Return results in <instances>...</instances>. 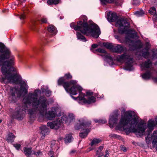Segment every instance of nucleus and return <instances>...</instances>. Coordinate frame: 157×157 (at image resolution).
Returning <instances> with one entry per match:
<instances>
[{
  "label": "nucleus",
  "instance_id": "f257e3e1",
  "mask_svg": "<svg viewBox=\"0 0 157 157\" xmlns=\"http://www.w3.org/2000/svg\"><path fill=\"white\" fill-rule=\"evenodd\" d=\"M47 88H48L47 86L43 85L41 86V90L37 89L33 93L29 92L24 97L23 100V104L15 109L13 117L18 120H22L25 110L28 109L31 104L33 108L28 111V113L31 115H37L43 117L45 114L46 118L49 120H52L56 116L60 117L63 115V113L57 107L52 108L51 110L46 113L49 105L48 101L44 96H40L39 99L38 97L41 92H45Z\"/></svg>",
  "mask_w": 157,
  "mask_h": 157
},
{
  "label": "nucleus",
  "instance_id": "f03ea898",
  "mask_svg": "<svg viewBox=\"0 0 157 157\" xmlns=\"http://www.w3.org/2000/svg\"><path fill=\"white\" fill-rule=\"evenodd\" d=\"M15 57L10 48L0 42V67L3 76L0 78L2 83L13 84H21L19 89L16 87L10 88L9 98H20L24 93H28L29 89L27 83L21 82V77L17 70L11 66L14 64Z\"/></svg>",
  "mask_w": 157,
  "mask_h": 157
},
{
  "label": "nucleus",
  "instance_id": "7ed1b4c3",
  "mask_svg": "<svg viewBox=\"0 0 157 157\" xmlns=\"http://www.w3.org/2000/svg\"><path fill=\"white\" fill-rule=\"evenodd\" d=\"M155 126L154 119H150L147 126L145 121L139 119L135 114L134 112L132 111H125V109H123L121 111V117L119 125L117 126L116 129L119 130L124 129L127 133L132 132L137 137H139L144 135L147 128L148 136L145 140L147 143L149 144L152 139V136L151 137L149 136L154 129Z\"/></svg>",
  "mask_w": 157,
  "mask_h": 157
},
{
  "label": "nucleus",
  "instance_id": "20e7f679",
  "mask_svg": "<svg viewBox=\"0 0 157 157\" xmlns=\"http://www.w3.org/2000/svg\"><path fill=\"white\" fill-rule=\"evenodd\" d=\"M70 73L66 74L64 77H61L58 81L59 85H62L67 93H69L71 98L75 100H78V102L81 105L85 104H90L94 102L96 99L93 96L88 97L87 100L85 98L86 95L82 92V88L78 85H76L77 82L76 80H71L70 82H66V79L72 78Z\"/></svg>",
  "mask_w": 157,
  "mask_h": 157
},
{
  "label": "nucleus",
  "instance_id": "39448f33",
  "mask_svg": "<svg viewBox=\"0 0 157 157\" xmlns=\"http://www.w3.org/2000/svg\"><path fill=\"white\" fill-rule=\"evenodd\" d=\"M84 21V23L82 21L78 22L77 25H75L74 23H72L70 25V27L75 30L80 31L82 34L86 36L90 35L93 37L98 38L101 34L98 26L94 23L89 25L85 19Z\"/></svg>",
  "mask_w": 157,
  "mask_h": 157
},
{
  "label": "nucleus",
  "instance_id": "423d86ee",
  "mask_svg": "<svg viewBox=\"0 0 157 157\" xmlns=\"http://www.w3.org/2000/svg\"><path fill=\"white\" fill-rule=\"evenodd\" d=\"M113 51L119 54L125 52L124 54L117 56V61L125 63V66L124 68L125 70L131 71L133 69L132 66L134 62L133 56L128 51H127L125 47L121 45L117 44L116 46H114Z\"/></svg>",
  "mask_w": 157,
  "mask_h": 157
},
{
  "label": "nucleus",
  "instance_id": "0eeeda50",
  "mask_svg": "<svg viewBox=\"0 0 157 157\" xmlns=\"http://www.w3.org/2000/svg\"><path fill=\"white\" fill-rule=\"evenodd\" d=\"M142 70H145L146 72L141 75L142 78L145 80H148L152 77L155 71L152 66V63L150 60H148L140 64Z\"/></svg>",
  "mask_w": 157,
  "mask_h": 157
},
{
  "label": "nucleus",
  "instance_id": "6e6552de",
  "mask_svg": "<svg viewBox=\"0 0 157 157\" xmlns=\"http://www.w3.org/2000/svg\"><path fill=\"white\" fill-rule=\"evenodd\" d=\"M137 36V33L135 32L130 35H128L125 37V42L129 44L130 48L134 50L137 48H142L143 45L141 42L138 40L134 41L131 40V38H135Z\"/></svg>",
  "mask_w": 157,
  "mask_h": 157
},
{
  "label": "nucleus",
  "instance_id": "1a4fd4ad",
  "mask_svg": "<svg viewBox=\"0 0 157 157\" xmlns=\"http://www.w3.org/2000/svg\"><path fill=\"white\" fill-rule=\"evenodd\" d=\"M68 122L67 117L65 115H63L61 118L59 117L56 119V120L48 122L47 125L51 129L56 130L60 128L62 124Z\"/></svg>",
  "mask_w": 157,
  "mask_h": 157
},
{
  "label": "nucleus",
  "instance_id": "9d476101",
  "mask_svg": "<svg viewBox=\"0 0 157 157\" xmlns=\"http://www.w3.org/2000/svg\"><path fill=\"white\" fill-rule=\"evenodd\" d=\"M116 26L119 27L118 32L121 34L129 32L128 28L130 24L126 19H119L117 20L115 24Z\"/></svg>",
  "mask_w": 157,
  "mask_h": 157
},
{
  "label": "nucleus",
  "instance_id": "9b49d317",
  "mask_svg": "<svg viewBox=\"0 0 157 157\" xmlns=\"http://www.w3.org/2000/svg\"><path fill=\"white\" fill-rule=\"evenodd\" d=\"M119 111L116 110L109 116V123L111 128L113 127L117 123Z\"/></svg>",
  "mask_w": 157,
  "mask_h": 157
},
{
  "label": "nucleus",
  "instance_id": "f8f14e48",
  "mask_svg": "<svg viewBox=\"0 0 157 157\" xmlns=\"http://www.w3.org/2000/svg\"><path fill=\"white\" fill-rule=\"evenodd\" d=\"M95 51L102 53L101 56L103 57L104 60L107 62L109 65L112 66L113 65V57L111 56L109 54L106 53L105 50L99 48L97 49Z\"/></svg>",
  "mask_w": 157,
  "mask_h": 157
},
{
  "label": "nucleus",
  "instance_id": "ddd939ff",
  "mask_svg": "<svg viewBox=\"0 0 157 157\" xmlns=\"http://www.w3.org/2000/svg\"><path fill=\"white\" fill-rule=\"evenodd\" d=\"M78 121L79 125L75 126V128L77 129L89 127L91 124V121H88L86 118H81Z\"/></svg>",
  "mask_w": 157,
  "mask_h": 157
},
{
  "label": "nucleus",
  "instance_id": "4468645a",
  "mask_svg": "<svg viewBox=\"0 0 157 157\" xmlns=\"http://www.w3.org/2000/svg\"><path fill=\"white\" fill-rule=\"evenodd\" d=\"M150 44L148 42H147L145 44V47L141 51V53L142 56L146 59L149 57L150 53L149 52L150 48Z\"/></svg>",
  "mask_w": 157,
  "mask_h": 157
},
{
  "label": "nucleus",
  "instance_id": "2eb2a0df",
  "mask_svg": "<svg viewBox=\"0 0 157 157\" xmlns=\"http://www.w3.org/2000/svg\"><path fill=\"white\" fill-rule=\"evenodd\" d=\"M106 17L108 21L110 22L115 21L118 18L116 13L111 12L108 13Z\"/></svg>",
  "mask_w": 157,
  "mask_h": 157
},
{
  "label": "nucleus",
  "instance_id": "dca6fc26",
  "mask_svg": "<svg viewBox=\"0 0 157 157\" xmlns=\"http://www.w3.org/2000/svg\"><path fill=\"white\" fill-rule=\"evenodd\" d=\"M41 130V137L44 139L45 136L49 133V129L45 125H42L40 127Z\"/></svg>",
  "mask_w": 157,
  "mask_h": 157
},
{
  "label": "nucleus",
  "instance_id": "f3484780",
  "mask_svg": "<svg viewBox=\"0 0 157 157\" xmlns=\"http://www.w3.org/2000/svg\"><path fill=\"white\" fill-rule=\"evenodd\" d=\"M152 147L154 148L155 147L156 151H157V130L154 131L152 135Z\"/></svg>",
  "mask_w": 157,
  "mask_h": 157
},
{
  "label": "nucleus",
  "instance_id": "a211bd4d",
  "mask_svg": "<svg viewBox=\"0 0 157 157\" xmlns=\"http://www.w3.org/2000/svg\"><path fill=\"white\" fill-rule=\"evenodd\" d=\"M47 30L49 32L51 33L52 36L56 35L57 32L56 28L52 25H50L48 27Z\"/></svg>",
  "mask_w": 157,
  "mask_h": 157
},
{
  "label": "nucleus",
  "instance_id": "6ab92c4d",
  "mask_svg": "<svg viewBox=\"0 0 157 157\" xmlns=\"http://www.w3.org/2000/svg\"><path fill=\"white\" fill-rule=\"evenodd\" d=\"M15 138V136L12 132H9L7 135L6 140L8 143H12Z\"/></svg>",
  "mask_w": 157,
  "mask_h": 157
},
{
  "label": "nucleus",
  "instance_id": "aec40b11",
  "mask_svg": "<svg viewBox=\"0 0 157 157\" xmlns=\"http://www.w3.org/2000/svg\"><path fill=\"white\" fill-rule=\"evenodd\" d=\"M90 132V130L88 129H83L80 133L79 136L82 138H85Z\"/></svg>",
  "mask_w": 157,
  "mask_h": 157
},
{
  "label": "nucleus",
  "instance_id": "412c9836",
  "mask_svg": "<svg viewBox=\"0 0 157 157\" xmlns=\"http://www.w3.org/2000/svg\"><path fill=\"white\" fill-rule=\"evenodd\" d=\"M23 150L24 154L28 157L30 156L32 154V151L31 148L24 147L23 148Z\"/></svg>",
  "mask_w": 157,
  "mask_h": 157
},
{
  "label": "nucleus",
  "instance_id": "4be33fe9",
  "mask_svg": "<svg viewBox=\"0 0 157 157\" xmlns=\"http://www.w3.org/2000/svg\"><path fill=\"white\" fill-rule=\"evenodd\" d=\"M101 141V140L98 138H95L91 140L89 145L91 146H96Z\"/></svg>",
  "mask_w": 157,
  "mask_h": 157
},
{
  "label": "nucleus",
  "instance_id": "5701e85b",
  "mask_svg": "<svg viewBox=\"0 0 157 157\" xmlns=\"http://www.w3.org/2000/svg\"><path fill=\"white\" fill-rule=\"evenodd\" d=\"M76 35L78 40H80L83 42H86L87 41L86 38L80 33L78 32H77Z\"/></svg>",
  "mask_w": 157,
  "mask_h": 157
},
{
  "label": "nucleus",
  "instance_id": "b1692460",
  "mask_svg": "<svg viewBox=\"0 0 157 157\" xmlns=\"http://www.w3.org/2000/svg\"><path fill=\"white\" fill-rule=\"evenodd\" d=\"M73 139V138L71 134H67L66 136L65 141L66 143H69L71 142Z\"/></svg>",
  "mask_w": 157,
  "mask_h": 157
},
{
  "label": "nucleus",
  "instance_id": "393cba45",
  "mask_svg": "<svg viewBox=\"0 0 157 157\" xmlns=\"http://www.w3.org/2000/svg\"><path fill=\"white\" fill-rule=\"evenodd\" d=\"M68 122H70L75 119V116L72 113H70L68 114Z\"/></svg>",
  "mask_w": 157,
  "mask_h": 157
},
{
  "label": "nucleus",
  "instance_id": "a878e982",
  "mask_svg": "<svg viewBox=\"0 0 157 157\" xmlns=\"http://www.w3.org/2000/svg\"><path fill=\"white\" fill-rule=\"evenodd\" d=\"M103 46L108 49L113 50V48L114 46L112 44L109 43H104L103 44Z\"/></svg>",
  "mask_w": 157,
  "mask_h": 157
},
{
  "label": "nucleus",
  "instance_id": "bb28decb",
  "mask_svg": "<svg viewBox=\"0 0 157 157\" xmlns=\"http://www.w3.org/2000/svg\"><path fill=\"white\" fill-rule=\"evenodd\" d=\"M59 1L60 0H48L47 2L48 4L56 5L59 3Z\"/></svg>",
  "mask_w": 157,
  "mask_h": 157
},
{
  "label": "nucleus",
  "instance_id": "cd10ccee",
  "mask_svg": "<svg viewBox=\"0 0 157 157\" xmlns=\"http://www.w3.org/2000/svg\"><path fill=\"white\" fill-rule=\"evenodd\" d=\"M101 4L105 5L107 3H111L114 2V0H100Z\"/></svg>",
  "mask_w": 157,
  "mask_h": 157
},
{
  "label": "nucleus",
  "instance_id": "c85d7f7f",
  "mask_svg": "<svg viewBox=\"0 0 157 157\" xmlns=\"http://www.w3.org/2000/svg\"><path fill=\"white\" fill-rule=\"evenodd\" d=\"M149 13L152 15H154L157 13L155 8L154 7H152L150 8L149 11Z\"/></svg>",
  "mask_w": 157,
  "mask_h": 157
},
{
  "label": "nucleus",
  "instance_id": "c756f323",
  "mask_svg": "<svg viewBox=\"0 0 157 157\" xmlns=\"http://www.w3.org/2000/svg\"><path fill=\"white\" fill-rule=\"evenodd\" d=\"M135 14L137 17L142 16L144 14V11L142 10L137 11L135 13Z\"/></svg>",
  "mask_w": 157,
  "mask_h": 157
},
{
  "label": "nucleus",
  "instance_id": "7c9ffc66",
  "mask_svg": "<svg viewBox=\"0 0 157 157\" xmlns=\"http://www.w3.org/2000/svg\"><path fill=\"white\" fill-rule=\"evenodd\" d=\"M109 136L111 138L117 139H119L120 137L119 136L114 133L110 134L109 135Z\"/></svg>",
  "mask_w": 157,
  "mask_h": 157
},
{
  "label": "nucleus",
  "instance_id": "2f4dec72",
  "mask_svg": "<svg viewBox=\"0 0 157 157\" xmlns=\"http://www.w3.org/2000/svg\"><path fill=\"white\" fill-rule=\"evenodd\" d=\"M33 154L35 155L37 157H38L42 155V152L40 150H38L37 152L34 151Z\"/></svg>",
  "mask_w": 157,
  "mask_h": 157
},
{
  "label": "nucleus",
  "instance_id": "473e14b6",
  "mask_svg": "<svg viewBox=\"0 0 157 157\" xmlns=\"http://www.w3.org/2000/svg\"><path fill=\"white\" fill-rule=\"evenodd\" d=\"M45 94L48 97H50L51 95V91L49 90L48 88H47L45 89Z\"/></svg>",
  "mask_w": 157,
  "mask_h": 157
},
{
  "label": "nucleus",
  "instance_id": "72a5a7b5",
  "mask_svg": "<svg viewBox=\"0 0 157 157\" xmlns=\"http://www.w3.org/2000/svg\"><path fill=\"white\" fill-rule=\"evenodd\" d=\"M13 146L17 150H19L21 147V145L19 144H13Z\"/></svg>",
  "mask_w": 157,
  "mask_h": 157
},
{
  "label": "nucleus",
  "instance_id": "f704fd0d",
  "mask_svg": "<svg viewBox=\"0 0 157 157\" xmlns=\"http://www.w3.org/2000/svg\"><path fill=\"white\" fill-rule=\"evenodd\" d=\"M98 45L96 44H93L92 45L91 48H90V50L92 52H94L93 49L97 48Z\"/></svg>",
  "mask_w": 157,
  "mask_h": 157
},
{
  "label": "nucleus",
  "instance_id": "c9c22d12",
  "mask_svg": "<svg viewBox=\"0 0 157 157\" xmlns=\"http://www.w3.org/2000/svg\"><path fill=\"white\" fill-rule=\"evenodd\" d=\"M96 154L98 155V157H101L103 156L104 153L102 152L99 153V151H96Z\"/></svg>",
  "mask_w": 157,
  "mask_h": 157
},
{
  "label": "nucleus",
  "instance_id": "e433bc0d",
  "mask_svg": "<svg viewBox=\"0 0 157 157\" xmlns=\"http://www.w3.org/2000/svg\"><path fill=\"white\" fill-rule=\"evenodd\" d=\"M114 36L115 38L116 39H117L120 43H122V42L120 38V37L119 36L116 35Z\"/></svg>",
  "mask_w": 157,
  "mask_h": 157
},
{
  "label": "nucleus",
  "instance_id": "4c0bfd02",
  "mask_svg": "<svg viewBox=\"0 0 157 157\" xmlns=\"http://www.w3.org/2000/svg\"><path fill=\"white\" fill-rule=\"evenodd\" d=\"M107 122V121L105 120H100L99 121V123L104 124Z\"/></svg>",
  "mask_w": 157,
  "mask_h": 157
},
{
  "label": "nucleus",
  "instance_id": "58836bf2",
  "mask_svg": "<svg viewBox=\"0 0 157 157\" xmlns=\"http://www.w3.org/2000/svg\"><path fill=\"white\" fill-rule=\"evenodd\" d=\"M41 22L42 23H46L47 20L46 18H42L41 20Z\"/></svg>",
  "mask_w": 157,
  "mask_h": 157
},
{
  "label": "nucleus",
  "instance_id": "ea45409f",
  "mask_svg": "<svg viewBox=\"0 0 157 157\" xmlns=\"http://www.w3.org/2000/svg\"><path fill=\"white\" fill-rule=\"evenodd\" d=\"M153 19L155 21H157V13L153 15Z\"/></svg>",
  "mask_w": 157,
  "mask_h": 157
},
{
  "label": "nucleus",
  "instance_id": "a19ab883",
  "mask_svg": "<svg viewBox=\"0 0 157 157\" xmlns=\"http://www.w3.org/2000/svg\"><path fill=\"white\" fill-rule=\"evenodd\" d=\"M35 22H34L33 23V25L31 27V29H32L33 31H35Z\"/></svg>",
  "mask_w": 157,
  "mask_h": 157
},
{
  "label": "nucleus",
  "instance_id": "79ce46f5",
  "mask_svg": "<svg viewBox=\"0 0 157 157\" xmlns=\"http://www.w3.org/2000/svg\"><path fill=\"white\" fill-rule=\"evenodd\" d=\"M25 15L24 14H22L20 16V18L21 19H23L25 18Z\"/></svg>",
  "mask_w": 157,
  "mask_h": 157
},
{
  "label": "nucleus",
  "instance_id": "37998d69",
  "mask_svg": "<svg viewBox=\"0 0 157 157\" xmlns=\"http://www.w3.org/2000/svg\"><path fill=\"white\" fill-rule=\"evenodd\" d=\"M87 95H93V92H90V91H87L86 93Z\"/></svg>",
  "mask_w": 157,
  "mask_h": 157
},
{
  "label": "nucleus",
  "instance_id": "c03bdc74",
  "mask_svg": "<svg viewBox=\"0 0 157 157\" xmlns=\"http://www.w3.org/2000/svg\"><path fill=\"white\" fill-rule=\"evenodd\" d=\"M104 147V146L103 145L99 147L98 149L100 151H101Z\"/></svg>",
  "mask_w": 157,
  "mask_h": 157
},
{
  "label": "nucleus",
  "instance_id": "a18cd8bd",
  "mask_svg": "<svg viewBox=\"0 0 157 157\" xmlns=\"http://www.w3.org/2000/svg\"><path fill=\"white\" fill-rule=\"evenodd\" d=\"M121 150L123 151L124 152H126L127 151L126 148L123 147H121Z\"/></svg>",
  "mask_w": 157,
  "mask_h": 157
},
{
  "label": "nucleus",
  "instance_id": "49530a36",
  "mask_svg": "<svg viewBox=\"0 0 157 157\" xmlns=\"http://www.w3.org/2000/svg\"><path fill=\"white\" fill-rule=\"evenodd\" d=\"M105 156H107L108 157L109 155V153L108 152V151L107 150H106L105 151Z\"/></svg>",
  "mask_w": 157,
  "mask_h": 157
},
{
  "label": "nucleus",
  "instance_id": "de8ad7c7",
  "mask_svg": "<svg viewBox=\"0 0 157 157\" xmlns=\"http://www.w3.org/2000/svg\"><path fill=\"white\" fill-rule=\"evenodd\" d=\"M152 78L154 82H157V77Z\"/></svg>",
  "mask_w": 157,
  "mask_h": 157
},
{
  "label": "nucleus",
  "instance_id": "09e8293b",
  "mask_svg": "<svg viewBox=\"0 0 157 157\" xmlns=\"http://www.w3.org/2000/svg\"><path fill=\"white\" fill-rule=\"evenodd\" d=\"M32 67V65H27L26 66V67L29 69H30Z\"/></svg>",
  "mask_w": 157,
  "mask_h": 157
},
{
  "label": "nucleus",
  "instance_id": "8fccbe9b",
  "mask_svg": "<svg viewBox=\"0 0 157 157\" xmlns=\"http://www.w3.org/2000/svg\"><path fill=\"white\" fill-rule=\"evenodd\" d=\"M75 152H76L75 150H72L70 152V153H71V154L73 153H75Z\"/></svg>",
  "mask_w": 157,
  "mask_h": 157
},
{
  "label": "nucleus",
  "instance_id": "3c124183",
  "mask_svg": "<svg viewBox=\"0 0 157 157\" xmlns=\"http://www.w3.org/2000/svg\"><path fill=\"white\" fill-rule=\"evenodd\" d=\"M94 121L95 122V123H99V120H94Z\"/></svg>",
  "mask_w": 157,
  "mask_h": 157
},
{
  "label": "nucleus",
  "instance_id": "603ef678",
  "mask_svg": "<svg viewBox=\"0 0 157 157\" xmlns=\"http://www.w3.org/2000/svg\"><path fill=\"white\" fill-rule=\"evenodd\" d=\"M155 122H156V124L157 125V117H156L155 118Z\"/></svg>",
  "mask_w": 157,
  "mask_h": 157
},
{
  "label": "nucleus",
  "instance_id": "864d4df0",
  "mask_svg": "<svg viewBox=\"0 0 157 157\" xmlns=\"http://www.w3.org/2000/svg\"><path fill=\"white\" fill-rule=\"evenodd\" d=\"M20 0V2H23L25 1V0Z\"/></svg>",
  "mask_w": 157,
  "mask_h": 157
},
{
  "label": "nucleus",
  "instance_id": "5fc2aeb1",
  "mask_svg": "<svg viewBox=\"0 0 157 157\" xmlns=\"http://www.w3.org/2000/svg\"><path fill=\"white\" fill-rule=\"evenodd\" d=\"M135 1L136 2H138V1L136 0H134L133 1V2H135Z\"/></svg>",
  "mask_w": 157,
  "mask_h": 157
},
{
  "label": "nucleus",
  "instance_id": "6e6d98bb",
  "mask_svg": "<svg viewBox=\"0 0 157 157\" xmlns=\"http://www.w3.org/2000/svg\"><path fill=\"white\" fill-rule=\"evenodd\" d=\"M63 18V17H60V19H62Z\"/></svg>",
  "mask_w": 157,
  "mask_h": 157
},
{
  "label": "nucleus",
  "instance_id": "4d7b16f0",
  "mask_svg": "<svg viewBox=\"0 0 157 157\" xmlns=\"http://www.w3.org/2000/svg\"><path fill=\"white\" fill-rule=\"evenodd\" d=\"M2 120H0V123H1L2 122Z\"/></svg>",
  "mask_w": 157,
  "mask_h": 157
},
{
  "label": "nucleus",
  "instance_id": "13d9d810",
  "mask_svg": "<svg viewBox=\"0 0 157 157\" xmlns=\"http://www.w3.org/2000/svg\"><path fill=\"white\" fill-rule=\"evenodd\" d=\"M92 150V149L90 148V149L89 150V151H91V150Z\"/></svg>",
  "mask_w": 157,
  "mask_h": 157
},
{
  "label": "nucleus",
  "instance_id": "bf43d9fd",
  "mask_svg": "<svg viewBox=\"0 0 157 157\" xmlns=\"http://www.w3.org/2000/svg\"><path fill=\"white\" fill-rule=\"evenodd\" d=\"M50 157H54V156L53 155H52Z\"/></svg>",
  "mask_w": 157,
  "mask_h": 157
},
{
  "label": "nucleus",
  "instance_id": "052dcab7",
  "mask_svg": "<svg viewBox=\"0 0 157 157\" xmlns=\"http://www.w3.org/2000/svg\"><path fill=\"white\" fill-rule=\"evenodd\" d=\"M104 157H108L107 156H105V155Z\"/></svg>",
  "mask_w": 157,
  "mask_h": 157
},
{
  "label": "nucleus",
  "instance_id": "680f3d73",
  "mask_svg": "<svg viewBox=\"0 0 157 157\" xmlns=\"http://www.w3.org/2000/svg\"><path fill=\"white\" fill-rule=\"evenodd\" d=\"M3 10V12H4V11H5V10Z\"/></svg>",
  "mask_w": 157,
  "mask_h": 157
},
{
  "label": "nucleus",
  "instance_id": "e2e57ef3",
  "mask_svg": "<svg viewBox=\"0 0 157 157\" xmlns=\"http://www.w3.org/2000/svg\"><path fill=\"white\" fill-rule=\"evenodd\" d=\"M133 3L134 4H135V3L134 2H133Z\"/></svg>",
  "mask_w": 157,
  "mask_h": 157
}]
</instances>
